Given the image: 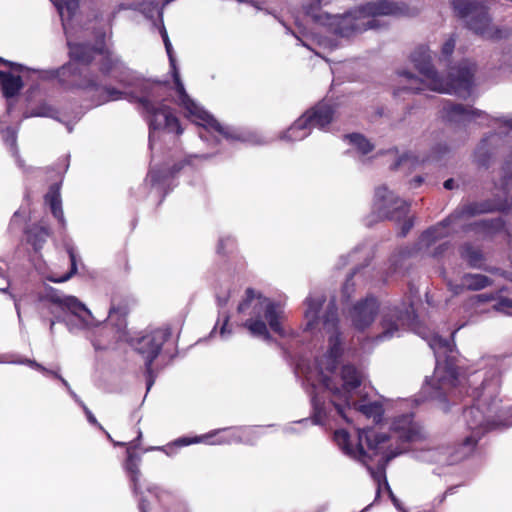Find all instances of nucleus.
<instances>
[{
	"mask_svg": "<svg viewBox=\"0 0 512 512\" xmlns=\"http://www.w3.org/2000/svg\"><path fill=\"white\" fill-rule=\"evenodd\" d=\"M408 210V204L403 199L396 196L386 186H380L375 190L373 214H375L379 220H403L401 236H406L414 224L412 218H406Z\"/></svg>",
	"mask_w": 512,
	"mask_h": 512,
	"instance_id": "9b49d317",
	"label": "nucleus"
},
{
	"mask_svg": "<svg viewBox=\"0 0 512 512\" xmlns=\"http://www.w3.org/2000/svg\"><path fill=\"white\" fill-rule=\"evenodd\" d=\"M411 254H412V251L407 248L400 249L399 251L394 253L389 259V264H390L389 273L392 275V274L401 272L403 269V266H404V264H403L404 261Z\"/></svg>",
	"mask_w": 512,
	"mask_h": 512,
	"instance_id": "72a5a7b5",
	"label": "nucleus"
},
{
	"mask_svg": "<svg viewBox=\"0 0 512 512\" xmlns=\"http://www.w3.org/2000/svg\"><path fill=\"white\" fill-rule=\"evenodd\" d=\"M160 34L162 36L167 55L171 66L174 69L173 79L175 84V90L177 93V105L185 110V116L187 118H194V121L205 129L211 132H216L229 141L247 142L249 136L243 132H240L234 128L223 126L216 118L201 108L186 92L184 85L180 79V75L175 66V59L173 57V48L169 40L168 33L165 26L162 24L160 28Z\"/></svg>",
	"mask_w": 512,
	"mask_h": 512,
	"instance_id": "6e6552de",
	"label": "nucleus"
},
{
	"mask_svg": "<svg viewBox=\"0 0 512 512\" xmlns=\"http://www.w3.org/2000/svg\"><path fill=\"white\" fill-rule=\"evenodd\" d=\"M360 271L359 268L355 269L352 274L346 279L343 287H342V298L343 300L345 301H348L352 295V293L354 292V286H355V283L353 281V277L358 274Z\"/></svg>",
	"mask_w": 512,
	"mask_h": 512,
	"instance_id": "37998d69",
	"label": "nucleus"
},
{
	"mask_svg": "<svg viewBox=\"0 0 512 512\" xmlns=\"http://www.w3.org/2000/svg\"><path fill=\"white\" fill-rule=\"evenodd\" d=\"M508 308L512 309V299L507 298V297H502L498 301V303L495 305V309L499 310V311H502V310L508 309Z\"/></svg>",
	"mask_w": 512,
	"mask_h": 512,
	"instance_id": "de8ad7c7",
	"label": "nucleus"
},
{
	"mask_svg": "<svg viewBox=\"0 0 512 512\" xmlns=\"http://www.w3.org/2000/svg\"><path fill=\"white\" fill-rule=\"evenodd\" d=\"M83 410L85 412V415L87 417V420L89 421V423H91L92 425H97V426H100L97 419L95 418V416L93 415V413L88 409V407H86L85 405H83Z\"/></svg>",
	"mask_w": 512,
	"mask_h": 512,
	"instance_id": "3c124183",
	"label": "nucleus"
},
{
	"mask_svg": "<svg viewBox=\"0 0 512 512\" xmlns=\"http://www.w3.org/2000/svg\"><path fill=\"white\" fill-rule=\"evenodd\" d=\"M442 116L449 122H471L477 119H486L487 115L478 109L466 107L462 104L446 102L442 109Z\"/></svg>",
	"mask_w": 512,
	"mask_h": 512,
	"instance_id": "412c9836",
	"label": "nucleus"
},
{
	"mask_svg": "<svg viewBox=\"0 0 512 512\" xmlns=\"http://www.w3.org/2000/svg\"><path fill=\"white\" fill-rule=\"evenodd\" d=\"M379 313V302L373 296H368L356 302L348 311L347 317L351 321L352 326L363 331L374 322Z\"/></svg>",
	"mask_w": 512,
	"mask_h": 512,
	"instance_id": "6ab92c4d",
	"label": "nucleus"
},
{
	"mask_svg": "<svg viewBox=\"0 0 512 512\" xmlns=\"http://www.w3.org/2000/svg\"><path fill=\"white\" fill-rule=\"evenodd\" d=\"M252 308L250 317L242 324L250 335L264 341L272 340L270 331L283 337L285 330L282 325L283 310L281 306L271 299L256 293L253 288H247L245 297L239 303L237 311L244 313Z\"/></svg>",
	"mask_w": 512,
	"mask_h": 512,
	"instance_id": "0eeeda50",
	"label": "nucleus"
},
{
	"mask_svg": "<svg viewBox=\"0 0 512 512\" xmlns=\"http://www.w3.org/2000/svg\"><path fill=\"white\" fill-rule=\"evenodd\" d=\"M295 38H296L297 44H299L300 43V39L297 36H295Z\"/></svg>",
	"mask_w": 512,
	"mask_h": 512,
	"instance_id": "69168bd1",
	"label": "nucleus"
},
{
	"mask_svg": "<svg viewBox=\"0 0 512 512\" xmlns=\"http://www.w3.org/2000/svg\"><path fill=\"white\" fill-rule=\"evenodd\" d=\"M491 297L487 294H480V295H476L474 297H472L470 299V301L472 302V304L476 303V302H485V301H488L490 300Z\"/></svg>",
	"mask_w": 512,
	"mask_h": 512,
	"instance_id": "864d4df0",
	"label": "nucleus"
},
{
	"mask_svg": "<svg viewBox=\"0 0 512 512\" xmlns=\"http://www.w3.org/2000/svg\"><path fill=\"white\" fill-rule=\"evenodd\" d=\"M455 13L465 21L468 29L481 37H502L492 23L483 0H451Z\"/></svg>",
	"mask_w": 512,
	"mask_h": 512,
	"instance_id": "9d476101",
	"label": "nucleus"
},
{
	"mask_svg": "<svg viewBox=\"0 0 512 512\" xmlns=\"http://www.w3.org/2000/svg\"><path fill=\"white\" fill-rule=\"evenodd\" d=\"M98 55L101 56L98 69L104 77H112L116 82L125 87L136 84L133 71L106 45L105 33L101 35Z\"/></svg>",
	"mask_w": 512,
	"mask_h": 512,
	"instance_id": "dca6fc26",
	"label": "nucleus"
},
{
	"mask_svg": "<svg viewBox=\"0 0 512 512\" xmlns=\"http://www.w3.org/2000/svg\"><path fill=\"white\" fill-rule=\"evenodd\" d=\"M448 286H449L450 291L454 295H458V294L462 293L464 290H466V287H464V285H463V277L461 278L460 283H458V284L449 283Z\"/></svg>",
	"mask_w": 512,
	"mask_h": 512,
	"instance_id": "09e8293b",
	"label": "nucleus"
},
{
	"mask_svg": "<svg viewBox=\"0 0 512 512\" xmlns=\"http://www.w3.org/2000/svg\"><path fill=\"white\" fill-rule=\"evenodd\" d=\"M321 6H322V0H306L303 4V10L305 14L312 18L315 22H321L322 21V14H321Z\"/></svg>",
	"mask_w": 512,
	"mask_h": 512,
	"instance_id": "e433bc0d",
	"label": "nucleus"
},
{
	"mask_svg": "<svg viewBox=\"0 0 512 512\" xmlns=\"http://www.w3.org/2000/svg\"><path fill=\"white\" fill-rule=\"evenodd\" d=\"M422 182H423V178H422V177H420V176H418V177H416V178H414V179L412 180V185H413L414 187H418V186H420V185H421V183H422Z\"/></svg>",
	"mask_w": 512,
	"mask_h": 512,
	"instance_id": "bf43d9fd",
	"label": "nucleus"
},
{
	"mask_svg": "<svg viewBox=\"0 0 512 512\" xmlns=\"http://www.w3.org/2000/svg\"><path fill=\"white\" fill-rule=\"evenodd\" d=\"M397 6L388 0H377L360 5L344 15H336L330 22L333 32L344 38L352 37L369 29L380 27L378 16L393 15L397 13Z\"/></svg>",
	"mask_w": 512,
	"mask_h": 512,
	"instance_id": "1a4fd4ad",
	"label": "nucleus"
},
{
	"mask_svg": "<svg viewBox=\"0 0 512 512\" xmlns=\"http://www.w3.org/2000/svg\"><path fill=\"white\" fill-rule=\"evenodd\" d=\"M456 186V183L453 179H447L445 182H444V188L447 189V190H452L454 189Z\"/></svg>",
	"mask_w": 512,
	"mask_h": 512,
	"instance_id": "4d7b16f0",
	"label": "nucleus"
},
{
	"mask_svg": "<svg viewBox=\"0 0 512 512\" xmlns=\"http://www.w3.org/2000/svg\"><path fill=\"white\" fill-rule=\"evenodd\" d=\"M333 114L334 111L329 104L320 102L297 119L290 126V132L295 140H302L309 135L311 128L322 129L327 126L332 121Z\"/></svg>",
	"mask_w": 512,
	"mask_h": 512,
	"instance_id": "a211bd4d",
	"label": "nucleus"
},
{
	"mask_svg": "<svg viewBox=\"0 0 512 512\" xmlns=\"http://www.w3.org/2000/svg\"><path fill=\"white\" fill-rule=\"evenodd\" d=\"M431 54L432 51L427 46H419L414 50L411 61L422 74L423 79H418L409 71L399 72V76L404 78L407 84L397 89L395 95H399L404 90L420 93L424 91L423 86H426L429 90L439 93L456 94L463 98L469 96L473 86L475 64L469 60H463L458 66H450L447 79L444 80L435 71L431 63Z\"/></svg>",
	"mask_w": 512,
	"mask_h": 512,
	"instance_id": "20e7f679",
	"label": "nucleus"
},
{
	"mask_svg": "<svg viewBox=\"0 0 512 512\" xmlns=\"http://www.w3.org/2000/svg\"><path fill=\"white\" fill-rule=\"evenodd\" d=\"M2 274H3V269H2V267L0 266V276H2Z\"/></svg>",
	"mask_w": 512,
	"mask_h": 512,
	"instance_id": "338daca9",
	"label": "nucleus"
},
{
	"mask_svg": "<svg viewBox=\"0 0 512 512\" xmlns=\"http://www.w3.org/2000/svg\"><path fill=\"white\" fill-rule=\"evenodd\" d=\"M136 84L131 87L135 91L129 93V102L140 105L145 115L150 131L166 130L169 133L181 135L183 128L173 109L166 104L169 97L167 82L139 79L135 76Z\"/></svg>",
	"mask_w": 512,
	"mask_h": 512,
	"instance_id": "39448f33",
	"label": "nucleus"
},
{
	"mask_svg": "<svg viewBox=\"0 0 512 512\" xmlns=\"http://www.w3.org/2000/svg\"><path fill=\"white\" fill-rule=\"evenodd\" d=\"M100 89L102 92L98 99L101 104L120 99H127L129 101L130 92H124L112 86H101Z\"/></svg>",
	"mask_w": 512,
	"mask_h": 512,
	"instance_id": "473e14b6",
	"label": "nucleus"
},
{
	"mask_svg": "<svg viewBox=\"0 0 512 512\" xmlns=\"http://www.w3.org/2000/svg\"><path fill=\"white\" fill-rule=\"evenodd\" d=\"M449 230L445 221L427 229L419 238V250L429 249L437 241L447 237Z\"/></svg>",
	"mask_w": 512,
	"mask_h": 512,
	"instance_id": "bb28decb",
	"label": "nucleus"
},
{
	"mask_svg": "<svg viewBox=\"0 0 512 512\" xmlns=\"http://www.w3.org/2000/svg\"><path fill=\"white\" fill-rule=\"evenodd\" d=\"M229 297H230L229 293H227L223 296H220L219 294H217V301H218L219 306H225L229 300Z\"/></svg>",
	"mask_w": 512,
	"mask_h": 512,
	"instance_id": "6e6d98bb",
	"label": "nucleus"
},
{
	"mask_svg": "<svg viewBox=\"0 0 512 512\" xmlns=\"http://www.w3.org/2000/svg\"><path fill=\"white\" fill-rule=\"evenodd\" d=\"M417 322L411 302L385 307L381 312V332L376 336L377 341L399 337L407 328L416 330Z\"/></svg>",
	"mask_w": 512,
	"mask_h": 512,
	"instance_id": "f8f14e48",
	"label": "nucleus"
},
{
	"mask_svg": "<svg viewBox=\"0 0 512 512\" xmlns=\"http://www.w3.org/2000/svg\"><path fill=\"white\" fill-rule=\"evenodd\" d=\"M493 209L494 204L488 201L473 202L462 206L459 211V214L460 217H472L478 214L490 212Z\"/></svg>",
	"mask_w": 512,
	"mask_h": 512,
	"instance_id": "c756f323",
	"label": "nucleus"
},
{
	"mask_svg": "<svg viewBox=\"0 0 512 512\" xmlns=\"http://www.w3.org/2000/svg\"><path fill=\"white\" fill-rule=\"evenodd\" d=\"M313 407H314V411H315L316 422L319 424H322L325 419V410L321 406V404L317 398H313Z\"/></svg>",
	"mask_w": 512,
	"mask_h": 512,
	"instance_id": "a18cd8bd",
	"label": "nucleus"
},
{
	"mask_svg": "<svg viewBox=\"0 0 512 512\" xmlns=\"http://www.w3.org/2000/svg\"><path fill=\"white\" fill-rule=\"evenodd\" d=\"M453 490H454V487H451L446 490L445 494H452Z\"/></svg>",
	"mask_w": 512,
	"mask_h": 512,
	"instance_id": "0e129e2a",
	"label": "nucleus"
},
{
	"mask_svg": "<svg viewBox=\"0 0 512 512\" xmlns=\"http://www.w3.org/2000/svg\"><path fill=\"white\" fill-rule=\"evenodd\" d=\"M254 432L255 431L252 429L225 428L221 430H215L202 436L180 437L172 443L166 446L158 447L157 449L164 452L166 455L171 456L175 453V448L184 447L200 442H205L208 444H229L232 442H240L243 438L252 436Z\"/></svg>",
	"mask_w": 512,
	"mask_h": 512,
	"instance_id": "2eb2a0df",
	"label": "nucleus"
},
{
	"mask_svg": "<svg viewBox=\"0 0 512 512\" xmlns=\"http://www.w3.org/2000/svg\"><path fill=\"white\" fill-rule=\"evenodd\" d=\"M512 184V158L505 161L501 168V180L499 184H495L496 187L507 193L509 186Z\"/></svg>",
	"mask_w": 512,
	"mask_h": 512,
	"instance_id": "4c0bfd02",
	"label": "nucleus"
},
{
	"mask_svg": "<svg viewBox=\"0 0 512 512\" xmlns=\"http://www.w3.org/2000/svg\"><path fill=\"white\" fill-rule=\"evenodd\" d=\"M420 162H424V159L420 160L418 156L412 153H406L398 159L393 168L396 169L399 167H407L410 169L414 168Z\"/></svg>",
	"mask_w": 512,
	"mask_h": 512,
	"instance_id": "ea45409f",
	"label": "nucleus"
},
{
	"mask_svg": "<svg viewBox=\"0 0 512 512\" xmlns=\"http://www.w3.org/2000/svg\"><path fill=\"white\" fill-rule=\"evenodd\" d=\"M19 363L27 365V366L41 372L42 374H44L46 376H51V377L59 380L64 387H66L68 389L70 388L68 381L59 374V372H58L60 370L59 367L56 370L48 369L45 366H43L42 364L38 363L37 361L32 360V359H27V358L20 360Z\"/></svg>",
	"mask_w": 512,
	"mask_h": 512,
	"instance_id": "7c9ffc66",
	"label": "nucleus"
},
{
	"mask_svg": "<svg viewBox=\"0 0 512 512\" xmlns=\"http://www.w3.org/2000/svg\"><path fill=\"white\" fill-rule=\"evenodd\" d=\"M322 293H313L307 297L304 313L306 329L309 331L321 330L329 334L328 350L317 360L320 372V381L332 393V403L337 412L349 421L345 407L361 412L368 418L378 422L383 414V407L378 402H360L355 399L359 395L362 383V373L352 365H344L340 377L334 374L339 359L343 353L342 341L339 332V317L335 300L326 304Z\"/></svg>",
	"mask_w": 512,
	"mask_h": 512,
	"instance_id": "f257e3e1",
	"label": "nucleus"
},
{
	"mask_svg": "<svg viewBox=\"0 0 512 512\" xmlns=\"http://www.w3.org/2000/svg\"><path fill=\"white\" fill-rule=\"evenodd\" d=\"M0 87L3 96L10 99L19 94L24 87V82L20 75H13L11 72L0 70Z\"/></svg>",
	"mask_w": 512,
	"mask_h": 512,
	"instance_id": "393cba45",
	"label": "nucleus"
},
{
	"mask_svg": "<svg viewBox=\"0 0 512 512\" xmlns=\"http://www.w3.org/2000/svg\"><path fill=\"white\" fill-rule=\"evenodd\" d=\"M467 393L474 404L464 411V419L471 434L458 449L452 452L449 447L427 449L421 453V459L439 464H453L467 457L476 443L487 431L512 425V407L503 410L497 400L500 388V371L496 365L490 369H478L466 379Z\"/></svg>",
	"mask_w": 512,
	"mask_h": 512,
	"instance_id": "f03ea898",
	"label": "nucleus"
},
{
	"mask_svg": "<svg viewBox=\"0 0 512 512\" xmlns=\"http://www.w3.org/2000/svg\"><path fill=\"white\" fill-rule=\"evenodd\" d=\"M44 202L50 207L53 217L58 221L62 228L66 226V220L62 209V200L59 184L54 183L49 187L48 192L44 196Z\"/></svg>",
	"mask_w": 512,
	"mask_h": 512,
	"instance_id": "b1692460",
	"label": "nucleus"
},
{
	"mask_svg": "<svg viewBox=\"0 0 512 512\" xmlns=\"http://www.w3.org/2000/svg\"><path fill=\"white\" fill-rule=\"evenodd\" d=\"M506 125L512 129V119L507 120Z\"/></svg>",
	"mask_w": 512,
	"mask_h": 512,
	"instance_id": "e2e57ef3",
	"label": "nucleus"
},
{
	"mask_svg": "<svg viewBox=\"0 0 512 512\" xmlns=\"http://www.w3.org/2000/svg\"><path fill=\"white\" fill-rule=\"evenodd\" d=\"M69 258H70V269L62 276H56L54 274H51L47 277V279L54 283H62L67 280H69L73 275L77 273V263H76V256L72 249L68 250Z\"/></svg>",
	"mask_w": 512,
	"mask_h": 512,
	"instance_id": "c9c22d12",
	"label": "nucleus"
},
{
	"mask_svg": "<svg viewBox=\"0 0 512 512\" xmlns=\"http://www.w3.org/2000/svg\"><path fill=\"white\" fill-rule=\"evenodd\" d=\"M51 235V228L47 221L43 219L37 223L29 225L25 229L26 241L33 247L35 252H38L43 248V245Z\"/></svg>",
	"mask_w": 512,
	"mask_h": 512,
	"instance_id": "5701e85b",
	"label": "nucleus"
},
{
	"mask_svg": "<svg viewBox=\"0 0 512 512\" xmlns=\"http://www.w3.org/2000/svg\"><path fill=\"white\" fill-rule=\"evenodd\" d=\"M57 305L62 310H69L72 314L80 316L82 312H88L87 308L74 296H63L53 287L46 288L45 295L41 298Z\"/></svg>",
	"mask_w": 512,
	"mask_h": 512,
	"instance_id": "4be33fe9",
	"label": "nucleus"
},
{
	"mask_svg": "<svg viewBox=\"0 0 512 512\" xmlns=\"http://www.w3.org/2000/svg\"><path fill=\"white\" fill-rule=\"evenodd\" d=\"M420 436L419 426L413 422L412 414H405L394 419L391 425V435L378 432L375 428L358 429L356 438L351 439L349 433L344 429L336 430L334 440L337 446L349 457L363 463L371 477L377 484V494L384 488L394 506L401 510L399 500L393 494L387 479L386 465L388 462L403 453L404 448L393 451L388 446L390 438L411 442Z\"/></svg>",
	"mask_w": 512,
	"mask_h": 512,
	"instance_id": "7ed1b4c3",
	"label": "nucleus"
},
{
	"mask_svg": "<svg viewBox=\"0 0 512 512\" xmlns=\"http://www.w3.org/2000/svg\"><path fill=\"white\" fill-rule=\"evenodd\" d=\"M55 6L61 11L66 9L69 16H73L79 8V0H52Z\"/></svg>",
	"mask_w": 512,
	"mask_h": 512,
	"instance_id": "a19ab883",
	"label": "nucleus"
},
{
	"mask_svg": "<svg viewBox=\"0 0 512 512\" xmlns=\"http://www.w3.org/2000/svg\"><path fill=\"white\" fill-rule=\"evenodd\" d=\"M52 76L65 91L97 92L101 88L97 74L74 62H67L54 69Z\"/></svg>",
	"mask_w": 512,
	"mask_h": 512,
	"instance_id": "ddd939ff",
	"label": "nucleus"
},
{
	"mask_svg": "<svg viewBox=\"0 0 512 512\" xmlns=\"http://www.w3.org/2000/svg\"><path fill=\"white\" fill-rule=\"evenodd\" d=\"M491 284V280L482 274H465L463 275V285L466 290H481Z\"/></svg>",
	"mask_w": 512,
	"mask_h": 512,
	"instance_id": "2f4dec72",
	"label": "nucleus"
},
{
	"mask_svg": "<svg viewBox=\"0 0 512 512\" xmlns=\"http://www.w3.org/2000/svg\"><path fill=\"white\" fill-rule=\"evenodd\" d=\"M138 508L140 512H149V503L144 497H141Z\"/></svg>",
	"mask_w": 512,
	"mask_h": 512,
	"instance_id": "5fc2aeb1",
	"label": "nucleus"
},
{
	"mask_svg": "<svg viewBox=\"0 0 512 512\" xmlns=\"http://www.w3.org/2000/svg\"><path fill=\"white\" fill-rule=\"evenodd\" d=\"M0 63L4 64V66L8 67L10 70L14 72H23L26 70V67L20 63L12 62L0 57Z\"/></svg>",
	"mask_w": 512,
	"mask_h": 512,
	"instance_id": "49530a36",
	"label": "nucleus"
},
{
	"mask_svg": "<svg viewBox=\"0 0 512 512\" xmlns=\"http://www.w3.org/2000/svg\"><path fill=\"white\" fill-rule=\"evenodd\" d=\"M448 249V243L443 242L440 243L434 250L431 252V255L434 257L442 255Z\"/></svg>",
	"mask_w": 512,
	"mask_h": 512,
	"instance_id": "8fccbe9b",
	"label": "nucleus"
},
{
	"mask_svg": "<svg viewBox=\"0 0 512 512\" xmlns=\"http://www.w3.org/2000/svg\"><path fill=\"white\" fill-rule=\"evenodd\" d=\"M192 160L193 159L190 156L174 163L170 168L151 170L149 172V177L152 184H160L167 179L176 177L185 167L192 165Z\"/></svg>",
	"mask_w": 512,
	"mask_h": 512,
	"instance_id": "a878e982",
	"label": "nucleus"
},
{
	"mask_svg": "<svg viewBox=\"0 0 512 512\" xmlns=\"http://www.w3.org/2000/svg\"><path fill=\"white\" fill-rule=\"evenodd\" d=\"M130 303L131 301L128 297L121 294H114L111 298L109 317L113 318L117 315L124 320L130 312Z\"/></svg>",
	"mask_w": 512,
	"mask_h": 512,
	"instance_id": "c85d7f7f",
	"label": "nucleus"
},
{
	"mask_svg": "<svg viewBox=\"0 0 512 512\" xmlns=\"http://www.w3.org/2000/svg\"><path fill=\"white\" fill-rule=\"evenodd\" d=\"M463 257H465L472 266H477L481 260V254L478 251L472 250L469 246L464 248Z\"/></svg>",
	"mask_w": 512,
	"mask_h": 512,
	"instance_id": "c03bdc74",
	"label": "nucleus"
},
{
	"mask_svg": "<svg viewBox=\"0 0 512 512\" xmlns=\"http://www.w3.org/2000/svg\"><path fill=\"white\" fill-rule=\"evenodd\" d=\"M416 332L427 341L436 359L434 374L431 379L426 380L423 393L428 394L432 400L445 401L458 385H463L452 355L453 344L437 334H426L418 330Z\"/></svg>",
	"mask_w": 512,
	"mask_h": 512,
	"instance_id": "423d86ee",
	"label": "nucleus"
},
{
	"mask_svg": "<svg viewBox=\"0 0 512 512\" xmlns=\"http://www.w3.org/2000/svg\"><path fill=\"white\" fill-rule=\"evenodd\" d=\"M364 254H365V256H369L370 255V251H367Z\"/></svg>",
	"mask_w": 512,
	"mask_h": 512,
	"instance_id": "774afa93",
	"label": "nucleus"
},
{
	"mask_svg": "<svg viewBox=\"0 0 512 512\" xmlns=\"http://www.w3.org/2000/svg\"><path fill=\"white\" fill-rule=\"evenodd\" d=\"M170 337L171 331L169 328H157L136 341L135 350L142 355L145 361L147 390L151 388L155 381L153 363Z\"/></svg>",
	"mask_w": 512,
	"mask_h": 512,
	"instance_id": "4468645a",
	"label": "nucleus"
},
{
	"mask_svg": "<svg viewBox=\"0 0 512 512\" xmlns=\"http://www.w3.org/2000/svg\"><path fill=\"white\" fill-rule=\"evenodd\" d=\"M100 40L101 36L98 38L96 45L88 42H68V62H74L76 65L89 68L98 55Z\"/></svg>",
	"mask_w": 512,
	"mask_h": 512,
	"instance_id": "aec40b11",
	"label": "nucleus"
},
{
	"mask_svg": "<svg viewBox=\"0 0 512 512\" xmlns=\"http://www.w3.org/2000/svg\"><path fill=\"white\" fill-rule=\"evenodd\" d=\"M224 245H225V241L223 239H221L218 243V247H217V251L218 253L220 254H225L224 252Z\"/></svg>",
	"mask_w": 512,
	"mask_h": 512,
	"instance_id": "13d9d810",
	"label": "nucleus"
},
{
	"mask_svg": "<svg viewBox=\"0 0 512 512\" xmlns=\"http://www.w3.org/2000/svg\"><path fill=\"white\" fill-rule=\"evenodd\" d=\"M498 138L499 137L497 134H491L488 137L482 139L478 144L474 153V159L479 166L484 168L490 167V162L493 155L492 144H494Z\"/></svg>",
	"mask_w": 512,
	"mask_h": 512,
	"instance_id": "cd10ccee",
	"label": "nucleus"
},
{
	"mask_svg": "<svg viewBox=\"0 0 512 512\" xmlns=\"http://www.w3.org/2000/svg\"><path fill=\"white\" fill-rule=\"evenodd\" d=\"M136 437L129 441H113L114 446L124 447L125 459L122 463L123 470L129 479L131 489L135 495L141 493L140 478L142 476L140 465L142 462V454L139 452L142 441V431L139 427H134Z\"/></svg>",
	"mask_w": 512,
	"mask_h": 512,
	"instance_id": "f3484780",
	"label": "nucleus"
},
{
	"mask_svg": "<svg viewBox=\"0 0 512 512\" xmlns=\"http://www.w3.org/2000/svg\"><path fill=\"white\" fill-rule=\"evenodd\" d=\"M147 490L150 492V493H153L155 494L156 497H159V488L154 486V487H148Z\"/></svg>",
	"mask_w": 512,
	"mask_h": 512,
	"instance_id": "052dcab7",
	"label": "nucleus"
},
{
	"mask_svg": "<svg viewBox=\"0 0 512 512\" xmlns=\"http://www.w3.org/2000/svg\"><path fill=\"white\" fill-rule=\"evenodd\" d=\"M229 320H230L229 315L226 314V315L223 316L222 324H221V327H220V334L222 336H224L226 334V332H227V326H228Z\"/></svg>",
	"mask_w": 512,
	"mask_h": 512,
	"instance_id": "603ef678",
	"label": "nucleus"
},
{
	"mask_svg": "<svg viewBox=\"0 0 512 512\" xmlns=\"http://www.w3.org/2000/svg\"><path fill=\"white\" fill-rule=\"evenodd\" d=\"M346 138L363 155H366L367 153H369L373 150V145L365 137H363L360 134H356V133L350 134V135H347Z\"/></svg>",
	"mask_w": 512,
	"mask_h": 512,
	"instance_id": "58836bf2",
	"label": "nucleus"
},
{
	"mask_svg": "<svg viewBox=\"0 0 512 512\" xmlns=\"http://www.w3.org/2000/svg\"><path fill=\"white\" fill-rule=\"evenodd\" d=\"M57 110L47 103H41L31 112V116L35 117H55Z\"/></svg>",
	"mask_w": 512,
	"mask_h": 512,
	"instance_id": "79ce46f5",
	"label": "nucleus"
},
{
	"mask_svg": "<svg viewBox=\"0 0 512 512\" xmlns=\"http://www.w3.org/2000/svg\"><path fill=\"white\" fill-rule=\"evenodd\" d=\"M508 280H510L512 282V273H505L504 275Z\"/></svg>",
	"mask_w": 512,
	"mask_h": 512,
	"instance_id": "680f3d73",
	"label": "nucleus"
},
{
	"mask_svg": "<svg viewBox=\"0 0 512 512\" xmlns=\"http://www.w3.org/2000/svg\"><path fill=\"white\" fill-rule=\"evenodd\" d=\"M456 34L452 33L448 36V38L443 42L441 46V52L439 61L444 63L445 65H450V58L456 46Z\"/></svg>",
	"mask_w": 512,
	"mask_h": 512,
	"instance_id": "f704fd0d",
	"label": "nucleus"
}]
</instances>
